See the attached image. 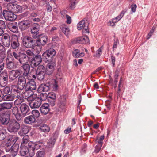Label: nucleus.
Masks as SVG:
<instances>
[{
  "label": "nucleus",
  "mask_w": 157,
  "mask_h": 157,
  "mask_svg": "<svg viewBox=\"0 0 157 157\" xmlns=\"http://www.w3.org/2000/svg\"><path fill=\"white\" fill-rule=\"evenodd\" d=\"M11 91L13 96L7 94L4 95H2V97L0 98V101L2 99L6 101L13 100L14 98H16L21 95V91L18 89L17 86L15 85H12L11 86Z\"/></svg>",
  "instance_id": "obj_1"
},
{
  "label": "nucleus",
  "mask_w": 157,
  "mask_h": 157,
  "mask_svg": "<svg viewBox=\"0 0 157 157\" xmlns=\"http://www.w3.org/2000/svg\"><path fill=\"white\" fill-rule=\"evenodd\" d=\"M20 128L19 123L15 120H13L10 121L7 128L9 132L14 133L17 132Z\"/></svg>",
  "instance_id": "obj_2"
},
{
  "label": "nucleus",
  "mask_w": 157,
  "mask_h": 157,
  "mask_svg": "<svg viewBox=\"0 0 157 157\" xmlns=\"http://www.w3.org/2000/svg\"><path fill=\"white\" fill-rule=\"evenodd\" d=\"M52 45L51 43L48 44L47 46L49 49L47 50L42 54L43 58L46 59L47 61L48 60L49 58L55 56L56 54V52L55 49L50 48Z\"/></svg>",
  "instance_id": "obj_3"
},
{
  "label": "nucleus",
  "mask_w": 157,
  "mask_h": 157,
  "mask_svg": "<svg viewBox=\"0 0 157 157\" xmlns=\"http://www.w3.org/2000/svg\"><path fill=\"white\" fill-rule=\"evenodd\" d=\"M89 24L86 19H83L80 21L77 25V28L78 30L82 29V33H89L88 29Z\"/></svg>",
  "instance_id": "obj_4"
},
{
  "label": "nucleus",
  "mask_w": 157,
  "mask_h": 157,
  "mask_svg": "<svg viewBox=\"0 0 157 157\" xmlns=\"http://www.w3.org/2000/svg\"><path fill=\"white\" fill-rule=\"evenodd\" d=\"M43 99V98L42 97V98L39 97L34 98L33 96L31 100L29 101V105L30 107L32 109L39 108L41 104V100H42Z\"/></svg>",
  "instance_id": "obj_5"
},
{
  "label": "nucleus",
  "mask_w": 157,
  "mask_h": 157,
  "mask_svg": "<svg viewBox=\"0 0 157 157\" xmlns=\"http://www.w3.org/2000/svg\"><path fill=\"white\" fill-rule=\"evenodd\" d=\"M40 145L38 142H30L28 143L29 152L30 156L31 157L33 156L35 154V150L39 148Z\"/></svg>",
  "instance_id": "obj_6"
},
{
  "label": "nucleus",
  "mask_w": 157,
  "mask_h": 157,
  "mask_svg": "<svg viewBox=\"0 0 157 157\" xmlns=\"http://www.w3.org/2000/svg\"><path fill=\"white\" fill-rule=\"evenodd\" d=\"M12 11L4 10L2 13L3 15L7 21H14L17 18L16 15Z\"/></svg>",
  "instance_id": "obj_7"
},
{
  "label": "nucleus",
  "mask_w": 157,
  "mask_h": 157,
  "mask_svg": "<svg viewBox=\"0 0 157 157\" xmlns=\"http://www.w3.org/2000/svg\"><path fill=\"white\" fill-rule=\"evenodd\" d=\"M48 41L47 37L45 36L43 38L38 39L36 40L37 45L35 46V48L38 49L36 53H39L41 50V46L45 45Z\"/></svg>",
  "instance_id": "obj_8"
},
{
  "label": "nucleus",
  "mask_w": 157,
  "mask_h": 157,
  "mask_svg": "<svg viewBox=\"0 0 157 157\" xmlns=\"http://www.w3.org/2000/svg\"><path fill=\"white\" fill-rule=\"evenodd\" d=\"M5 148L6 151H10L11 156L15 157L17 154L19 146L17 144H13L12 146L7 144Z\"/></svg>",
  "instance_id": "obj_9"
},
{
  "label": "nucleus",
  "mask_w": 157,
  "mask_h": 157,
  "mask_svg": "<svg viewBox=\"0 0 157 157\" xmlns=\"http://www.w3.org/2000/svg\"><path fill=\"white\" fill-rule=\"evenodd\" d=\"M12 54L13 56L15 59L18 60L21 64H25L28 60V57L23 53L19 54L13 52Z\"/></svg>",
  "instance_id": "obj_10"
},
{
  "label": "nucleus",
  "mask_w": 157,
  "mask_h": 157,
  "mask_svg": "<svg viewBox=\"0 0 157 157\" xmlns=\"http://www.w3.org/2000/svg\"><path fill=\"white\" fill-rule=\"evenodd\" d=\"M53 84L50 82L46 84H42L38 87V91L40 93L48 92L51 88H53Z\"/></svg>",
  "instance_id": "obj_11"
},
{
  "label": "nucleus",
  "mask_w": 157,
  "mask_h": 157,
  "mask_svg": "<svg viewBox=\"0 0 157 157\" xmlns=\"http://www.w3.org/2000/svg\"><path fill=\"white\" fill-rule=\"evenodd\" d=\"M62 76L59 73H57L56 75V79L52 81V83L53 85V90L56 91L58 88V85L59 83H61L62 81Z\"/></svg>",
  "instance_id": "obj_12"
},
{
  "label": "nucleus",
  "mask_w": 157,
  "mask_h": 157,
  "mask_svg": "<svg viewBox=\"0 0 157 157\" xmlns=\"http://www.w3.org/2000/svg\"><path fill=\"white\" fill-rule=\"evenodd\" d=\"M36 88V85L33 80L31 79L26 84L24 89L26 91H31L35 90Z\"/></svg>",
  "instance_id": "obj_13"
},
{
  "label": "nucleus",
  "mask_w": 157,
  "mask_h": 157,
  "mask_svg": "<svg viewBox=\"0 0 157 157\" xmlns=\"http://www.w3.org/2000/svg\"><path fill=\"white\" fill-rule=\"evenodd\" d=\"M10 115L7 113H3L0 117V122L3 125L9 124L10 122Z\"/></svg>",
  "instance_id": "obj_14"
},
{
  "label": "nucleus",
  "mask_w": 157,
  "mask_h": 157,
  "mask_svg": "<svg viewBox=\"0 0 157 157\" xmlns=\"http://www.w3.org/2000/svg\"><path fill=\"white\" fill-rule=\"evenodd\" d=\"M33 42L32 38L28 36H25L23 38V44L25 47L31 48L33 45Z\"/></svg>",
  "instance_id": "obj_15"
},
{
  "label": "nucleus",
  "mask_w": 157,
  "mask_h": 157,
  "mask_svg": "<svg viewBox=\"0 0 157 157\" xmlns=\"http://www.w3.org/2000/svg\"><path fill=\"white\" fill-rule=\"evenodd\" d=\"M1 40L3 45L6 47H9L11 43L10 36L7 34H3L1 37Z\"/></svg>",
  "instance_id": "obj_16"
},
{
  "label": "nucleus",
  "mask_w": 157,
  "mask_h": 157,
  "mask_svg": "<svg viewBox=\"0 0 157 157\" xmlns=\"http://www.w3.org/2000/svg\"><path fill=\"white\" fill-rule=\"evenodd\" d=\"M40 97L42 98V97H44L43 99H42L43 100H45L47 98H48V100H50L53 99V101H52V104H54V102L56 101V96L55 93L53 92H51L47 94H40Z\"/></svg>",
  "instance_id": "obj_17"
},
{
  "label": "nucleus",
  "mask_w": 157,
  "mask_h": 157,
  "mask_svg": "<svg viewBox=\"0 0 157 157\" xmlns=\"http://www.w3.org/2000/svg\"><path fill=\"white\" fill-rule=\"evenodd\" d=\"M26 84V79L23 76H20L18 78L17 85L18 89L22 90L24 88Z\"/></svg>",
  "instance_id": "obj_18"
},
{
  "label": "nucleus",
  "mask_w": 157,
  "mask_h": 157,
  "mask_svg": "<svg viewBox=\"0 0 157 157\" xmlns=\"http://www.w3.org/2000/svg\"><path fill=\"white\" fill-rule=\"evenodd\" d=\"M42 61L41 57L40 55L36 56L31 61L30 65L32 68H34L38 65Z\"/></svg>",
  "instance_id": "obj_19"
},
{
  "label": "nucleus",
  "mask_w": 157,
  "mask_h": 157,
  "mask_svg": "<svg viewBox=\"0 0 157 157\" xmlns=\"http://www.w3.org/2000/svg\"><path fill=\"white\" fill-rule=\"evenodd\" d=\"M56 64L55 62L53 61H51L49 62L46 66V73L48 75H50L53 72L54 70V67L55 66Z\"/></svg>",
  "instance_id": "obj_20"
},
{
  "label": "nucleus",
  "mask_w": 157,
  "mask_h": 157,
  "mask_svg": "<svg viewBox=\"0 0 157 157\" xmlns=\"http://www.w3.org/2000/svg\"><path fill=\"white\" fill-rule=\"evenodd\" d=\"M21 74V72L19 69L13 70L10 71L9 73L10 79L13 80L18 77Z\"/></svg>",
  "instance_id": "obj_21"
},
{
  "label": "nucleus",
  "mask_w": 157,
  "mask_h": 157,
  "mask_svg": "<svg viewBox=\"0 0 157 157\" xmlns=\"http://www.w3.org/2000/svg\"><path fill=\"white\" fill-rule=\"evenodd\" d=\"M89 42V39L87 36H83L78 37L73 40V43L86 44Z\"/></svg>",
  "instance_id": "obj_22"
},
{
  "label": "nucleus",
  "mask_w": 157,
  "mask_h": 157,
  "mask_svg": "<svg viewBox=\"0 0 157 157\" xmlns=\"http://www.w3.org/2000/svg\"><path fill=\"white\" fill-rule=\"evenodd\" d=\"M20 44L18 41V38L16 35L12 36L11 43V47L13 49H17L19 48Z\"/></svg>",
  "instance_id": "obj_23"
},
{
  "label": "nucleus",
  "mask_w": 157,
  "mask_h": 157,
  "mask_svg": "<svg viewBox=\"0 0 157 157\" xmlns=\"http://www.w3.org/2000/svg\"><path fill=\"white\" fill-rule=\"evenodd\" d=\"M12 11L15 13H21L22 11V7L17 4L12 3L10 5Z\"/></svg>",
  "instance_id": "obj_24"
},
{
  "label": "nucleus",
  "mask_w": 157,
  "mask_h": 157,
  "mask_svg": "<svg viewBox=\"0 0 157 157\" xmlns=\"http://www.w3.org/2000/svg\"><path fill=\"white\" fill-rule=\"evenodd\" d=\"M58 133L57 132H56L53 136V137L51 138L48 140L47 146L49 147H53L56 142V140L58 137Z\"/></svg>",
  "instance_id": "obj_25"
},
{
  "label": "nucleus",
  "mask_w": 157,
  "mask_h": 157,
  "mask_svg": "<svg viewBox=\"0 0 157 157\" xmlns=\"http://www.w3.org/2000/svg\"><path fill=\"white\" fill-rule=\"evenodd\" d=\"M40 112L44 115H46L50 110V106L49 104L45 103L43 104L40 108Z\"/></svg>",
  "instance_id": "obj_26"
},
{
  "label": "nucleus",
  "mask_w": 157,
  "mask_h": 157,
  "mask_svg": "<svg viewBox=\"0 0 157 157\" xmlns=\"http://www.w3.org/2000/svg\"><path fill=\"white\" fill-rule=\"evenodd\" d=\"M20 109L22 115L24 116H25L26 114H28L30 113L29 106L25 103H22L21 105Z\"/></svg>",
  "instance_id": "obj_27"
},
{
  "label": "nucleus",
  "mask_w": 157,
  "mask_h": 157,
  "mask_svg": "<svg viewBox=\"0 0 157 157\" xmlns=\"http://www.w3.org/2000/svg\"><path fill=\"white\" fill-rule=\"evenodd\" d=\"M29 24L30 22L29 21L25 20L19 22L18 25L21 30H24L29 28Z\"/></svg>",
  "instance_id": "obj_28"
},
{
  "label": "nucleus",
  "mask_w": 157,
  "mask_h": 157,
  "mask_svg": "<svg viewBox=\"0 0 157 157\" xmlns=\"http://www.w3.org/2000/svg\"><path fill=\"white\" fill-rule=\"evenodd\" d=\"M6 67L9 70H12L17 68V66L15 65L12 60H10L9 59L7 58L6 59Z\"/></svg>",
  "instance_id": "obj_29"
},
{
  "label": "nucleus",
  "mask_w": 157,
  "mask_h": 157,
  "mask_svg": "<svg viewBox=\"0 0 157 157\" xmlns=\"http://www.w3.org/2000/svg\"><path fill=\"white\" fill-rule=\"evenodd\" d=\"M13 113L17 120L21 119L22 117L21 113L19 112L18 108L16 106L14 107L12 110Z\"/></svg>",
  "instance_id": "obj_30"
},
{
  "label": "nucleus",
  "mask_w": 157,
  "mask_h": 157,
  "mask_svg": "<svg viewBox=\"0 0 157 157\" xmlns=\"http://www.w3.org/2000/svg\"><path fill=\"white\" fill-rule=\"evenodd\" d=\"M36 119L33 116L30 115L25 117L24 122L27 124H31L35 122Z\"/></svg>",
  "instance_id": "obj_31"
},
{
  "label": "nucleus",
  "mask_w": 157,
  "mask_h": 157,
  "mask_svg": "<svg viewBox=\"0 0 157 157\" xmlns=\"http://www.w3.org/2000/svg\"><path fill=\"white\" fill-rule=\"evenodd\" d=\"M7 27L9 29L13 32L17 33L18 31L17 26L14 23H8Z\"/></svg>",
  "instance_id": "obj_32"
},
{
  "label": "nucleus",
  "mask_w": 157,
  "mask_h": 157,
  "mask_svg": "<svg viewBox=\"0 0 157 157\" xmlns=\"http://www.w3.org/2000/svg\"><path fill=\"white\" fill-rule=\"evenodd\" d=\"M40 26L38 24H34V26L31 30V33L32 34V37L34 38H36L39 36V34H38V32L34 31V29L35 28L37 29H40Z\"/></svg>",
  "instance_id": "obj_33"
},
{
  "label": "nucleus",
  "mask_w": 157,
  "mask_h": 157,
  "mask_svg": "<svg viewBox=\"0 0 157 157\" xmlns=\"http://www.w3.org/2000/svg\"><path fill=\"white\" fill-rule=\"evenodd\" d=\"M23 65L22 66L23 68L24 72L23 73V75L25 76H28L29 74V72L30 70V67L29 64H21Z\"/></svg>",
  "instance_id": "obj_34"
},
{
  "label": "nucleus",
  "mask_w": 157,
  "mask_h": 157,
  "mask_svg": "<svg viewBox=\"0 0 157 157\" xmlns=\"http://www.w3.org/2000/svg\"><path fill=\"white\" fill-rule=\"evenodd\" d=\"M73 56L75 58L81 57L84 56V53L83 52H80L78 49H75L73 52Z\"/></svg>",
  "instance_id": "obj_35"
},
{
  "label": "nucleus",
  "mask_w": 157,
  "mask_h": 157,
  "mask_svg": "<svg viewBox=\"0 0 157 157\" xmlns=\"http://www.w3.org/2000/svg\"><path fill=\"white\" fill-rule=\"evenodd\" d=\"M24 53V54L26 55V56L28 57V60L25 62V63H27L29 62L31 58L34 55V54L32 51L29 49L26 50L25 52V53Z\"/></svg>",
  "instance_id": "obj_36"
},
{
  "label": "nucleus",
  "mask_w": 157,
  "mask_h": 157,
  "mask_svg": "<svg viewBox=\"0 0 157 157\" xmlns=\"http://www.w3.org/2000/svg\"><path fill=\"white\" fill-rule=\"evenodd\" d=\"M20 154L21 156H24L29 152L28 147L21 146Z\"/></svg>",
  "instance_id": "obj_37"
},
{
  "label": "nucleus",
  "mask_w": 157,
  "mask_h": 157,
  "mask_svg": "<svg viewBox=\"0 0 157 157\" xmlns=\"http://www.w3.org/2000/svg\"><path fill=\"white\" fill-rule=\"evenodd\" d=\"M57 29V28L55 27H47L45 29V30L46 32L48 34L52 35L54 33Z\"/></svg>",
  "instance_id": "obj_38"
},
{
  "label": "nucleus",
  "mask_w": 157,
  "mask_h": 157,
  "mask_svg": "<svg viewBox=\"0 0 157 157\" xmlns=\"http://www.w3.org/2000/svg\"><path fill=\"white\" fill-rule=\"evenodd\" d=\"M29 141V137L27 135H25L23 138L21 146H25L28 147V142Z\"/></svg>",
  "instance_id": "obj_39"
},
{
  "label": "nucleus",
  "mask_w": 157,
  "mask_h": 157,
  "mask_svg": "<svg viewBox=\"0 0 157 157\" xmlns=\"http://www.w3.org/2000/svg\"><path fill=\"white\" fill-rule=\"evenodd\" d=\"M29 91H26L22 93V97L25 99H27L28 101L31 100L33 96L32 94H29Z\"/></svg>",
  "instance_id": "obj_40"
},
{
  "label": "nucleus",
  "mask_w": 157,
  "mask_h": 157,
  "mask_svg": "<svg viewBox=\"0 0 157 157\" xmlns=\"http://www.w3.org/2000/svg\"><path fill=\"white\" fill-rule=\"evenodd\" d=\"M40 130L44 132H48L50 131V128L47 125L43 124L40 127Z\"/></svg>",
  "instance_id": "obj_41"
},
{
  "label": "nucleus",
  "mask_w": 157,
  "mask_h": 157,
  "mask_svg": "<svg viewBox=\"0 0 157 157\" xmlns=\"http://www.w3.org/2000/svg\"><path fill=\"white\" fill-rule=\"evenodd\" d=\"M46 73L38 72L36 71V74L37 79L39 80H42L44 79V77L45 74Z\"/></svg>",
  "instance_id": "obj_42"
},
{
  "label": "nucleus",
  "mask_w": 157,
  "mask_h": 157,
  "mask_svg": "<svg viewBox=\"0 0 157 157\" xmlns=\"http://www.w3.org/2000/svg\"><path fill=\"white\" fill-rule=\"evenodd\" d=\"M62 32L67 36H68L70 32V30L65 25H62L61 27Z\"/></svg>",
  "instance_id": "obj_43"
},
{
  "label": "nucleus",
  "mask_w": 157,
  "mask_h": 157,
  "mask_svg": "<svg viewBox=\"0 0 157 157\" xmlns=\"http://www.w3.org/2000/svg\"><path fill=\"white\" fill-rule=\"evenodd\" d=\"M4 109H10L13 105L12 102H5L2 104Z\"/></svg>",
  "instance_id": "obj_44"
},
{
  "label": "nucleus",
  "mask_w": 157,
  "mask_h": 157,
  "mask_svg": "<svg viewBox=\"0 0 157 157\" xmlns=\"http://www.w3.org/2000/svg\"><path fill=\"white\" fill-rule=\"evenodd\" d=\"M103 48L102 46L100 47L96 51L95 53L94 54V56L97 57H99L102 54Z\"/></svg>",
  "instance_id": "obj_45"
},
{
  "label": "nucleus",
  "mask_w": 157,
  "mask_h": 157,
  "mask_svg": "<svg viewBox=\"0 0 157 157\" xmlns=\"http://www.w3.org/2000/svg\"><path fill=\"white\" fill-rule=\"evenodd\" d=\"M1 76L3 78V80L5 81L6 82V81H8V74L6 71H4L2 72L1 73Z\"/></svg>",
  "instance_id": "obj_46"
},
{
  "label": "nucleus",
  "mask_w": 157,
  "mask_h": 157,
  "mask_svg": "<svg viewBox=\"0 0 157 157\" xmlns=\"http://www.w3.org/2000/svg\"><path fill=\"white\" fill-rule=\"evenodd\" d=\"M29 131V129L27 127H24L22 130L19 132V134L21 136H24L26 135Z\"/></svg>",
  "instance_id": "obj_47"
},
{
  "label": "nucleus",
  "mask_w": 157,
  "mask_h": 157,
  "mask_svg": "<svg viewBox=\"0 0 157 157\" xmlns=\"http://www.w3.org/2000/svg\"><path fill=\"white\" fill-rule=\"evenodd\" d=\"M104 135L101 136L99 138H97L96 140V143L98 144L101 145H102L103 140L104 139Z\"/></svg>",
  "instance_id": "obj_48"
},
{
  "label": "nucleus",
  "mask_w": 157,
  "mask_h": 157,
  "mask_svg": "<svg viewBox=\"0 0 157 157\" xmlns=\"http://www.w3.org/2000/svg\"><path fill=\"white\" fill-rule=\"evenodd\" d=\"M65 104L66 101L64 99L63 101H60L58 104V105L61 110H63L64 109Z\"/></svg>",
  "instance_id": "obj_49"
},
{
  "label": "nucleus",
  "mask_w": 157,
  "mask_h": 157,
  "mask_svg": "<svg viewBox=\"0 0 157 157\" xmlns=\"http://www.w3.org/2000/svg\"><path fill=\"white\" fill-rule=\"evenodd\" d=\"M46 69L43 65H40L38 66L36 71L40 72H42L43 71L44 72L46 73Z\"/></svg>",
  "instance_id": "obj_50"
},
{
  "label": "nucleus",
  "mask_w": 157,
  "mask_h": 157,
  "mask_svg": "<svg viewBox=\"0 0 157 157\" xmlns=\"http://www.w3.org/2000/svg\"><path fill=\"white\" fill-rule=\"evenodd\" d=\"M10 91V88L6 86L3 89L2 93H2V92H0V94H1L2 95H4L5 94H8Z\"/></svg>",
  "instance_id": "obj_51"
},
{
  "label": "nucleus",
  "mask_w": 157,
  "mask_h": 157,
  "mask_svg": "<svg viewBox=\"0 0 157 157\" xmlns=\"http://www.w3.org/2000/svg\"><path fill=\"white\" fill-rule=\"evenodd\" d=\"M20 97V96L17 98L15 100L14 103L16 105H17L20 104L21 105L22 103L24 100L22 98Z\"/></svg>",
  "instance_id": "obj_52"
},
{
  "label": "nucleus",
  "mask_w": 157,
  "mask_h": 157,
  "mask_svg": "<svg viewBox=\"0 0 157 157\" xmlns=\"http://www.w3.org/2000/svg\"><path fill=\"white\" fill-rule=\"evenodd\" d=\"M32 114L33 116L36 117H38L40 115L39 111L37 110H33L32 111Z\"/></svg>",
  "instance_id": "obj_53"
},
{
  "label": "nucleus",
  "mask_w": 157,
  "mask_h": 157,
  "mask_svg": "<svg viewBox=\"0 0 157 157\" xmlns=\"http://www.w3.org/2000/svg\"><path fill=\"white\" fill-rule=\"evenodd\" d=\"M70 7L71 9H73L75 6L78 2V0H71Z\"/></svg>",
  "instance_id": "obj_54"
},
{
  "label": "nucleus",
  "mask_w": 157,
  "mask_h": 157,
  "mask_svg": "<svg viewBox=\"0 0 157 157\" xmlns=\"http://www.w3.org/2000/svg\"><path fill=\"white\" fill-rule=\"evenodd\" d=\"M126 11L124 10L122 11L121 13L117 17H115V18L119 21L123 16L124 14L125 13Z\"/></svg>",
  "instance_id": "obj_55"
},
{
  "label": "nucleus",
  "mask_w": 157,
  "mask_h": 157,
  "mask_svg": "<svg viewBox=\"0 0 157 157\" xmlns=\"http://www.w3.org/2000/svg\"><path fill=\"white\" fill-rule=\"evenodd\" d=\"M6 136V132L5 131H3L0 132V140H3Z\"/></svg>",
  "instance_id": "obj_56"
},
{
  "label": "nucleus",
  "mask_w": 157,
  "mask_h": 157,
  "mask_svg": "<svg viewBox=\"0 0 157 157\" xmlns=\"http://www.w3.org/2000/svg\"><path fill=\"white\" fill-rule=\"evenodd\" d=\"M5 55L3 52H0V64H2L3 62L4 59L5 58Z\"/></svg>",
  "instance_id": "obj_57"
},
{
  "label": "nucleus",
  "mask_w": 157,
  "mask_h": 157,
  "mask_svg": "<svg viewBox=\"0 0 157 157\" xmlns=\"http://www.w3.org/2000/svg\"><path fill=\"white\" fill-rule=\"evenodd\" d=\"M17 138L15 136H14V137H13H13H11L9 138L8 139V142L10 141V143H15V142L17 141Z\"/></svg>",
  "instance_id": "obj_58"
},
{
  "label": "nucleus",
  "mask_w": 157,
  "mask_h": 157,
  "mask_svg": "<svg viewBox=\"0 0 157 157\" xmlns=\"http://www.w3.org/2000/svg\"><path fill=\"white\" fill-rule=\"evenodd\" d=\"M5 28L6 25L5 22L2 20H0V28L4 29Z\"/></svg>",
  "instance_id": "obj_59"
},
{
  "label": "nucleus",
  "mask_w": 157,
  "mask_h": 157,
  "mask_svg": "<svg viewBox=\"0 0 157 157\" xmlns=\"http://www.w3.org/2000/svg\"><path fill=\"white\" fill-rule=\"evenodd\" d=\"M44 152L43 151H39L37 154V157H44Z\"/></svg>",
  "instance_id": "obj_60"
},
{
  "label": "nucleus",
  "mask_w": 157,
  "mask_h": 157,
  "mask_svg": "<svg viewBox=\"0 0 157 157\" xmlns=\"http://www.w3.org/2000/svg\"><path fill=\"white\" fill-rule=\"evenodd\" d=\"M102 146V145H99V144L97 145L95 147V152L96 153H98L100 150Z\"/></svg>",
  "instance_id": "obj_61"
},
{
  "label": "nucleus",
  "mask_w": 157,
  "mask_h": 157,
  "mask_svg": "<svg viewBox=\"0 0 157 157\" xmlns=\"http://www.w3.org/2000/svg\"><path fill=\"white\" fill-rule=\"evenodd\" d=\"M66 17L67 19L66 22L68 24H70L71 22V17L69 15H66Z\"/></svg>",
  "instance_id": "obj_62"
},
{
  "label": "nucleus",
  "mask_w": 157,
  "mask_h": 157,
  "mask_svg": "<svg viewBox=\"0 0 157 157\" xmlns=\"http://www.w3.org/2000/svg\"><path fill=\"white\" fill-rule=\"evenodd\" d=\"M43 17L41 16H38V17L37 18H34L33 19V20L34 21L39 22L43 18Z\"/></svg>",
  "instance_id": "obj_63"
},
{
  "label": "nucleus",
  "mask_w": 157,
  "mask_h": 157,
  "mask_svg": "<svg viewBox=\"0 0 157 157\" xmlns=\"http://www.w3.org/2000/svg\"><path fill=\"white\" fill-rule=\"evenodd\" d=\"M137 7L136 5V4L132 5L131 6V10L133 12H135L136 9Z\"/></svg>",
  "instance_id": "obj_64"
}]
</instances>
